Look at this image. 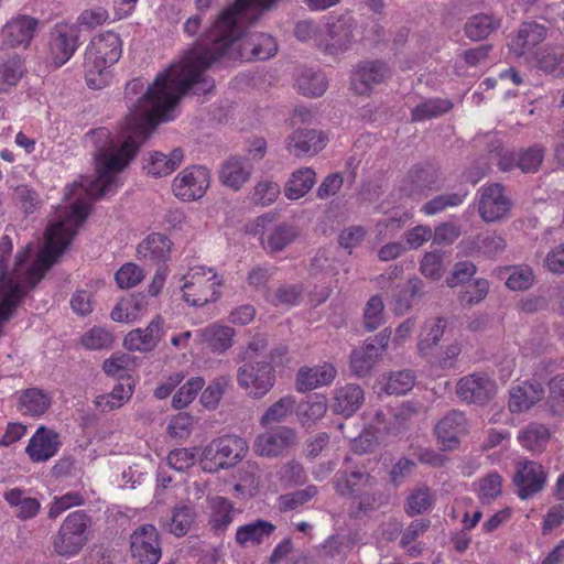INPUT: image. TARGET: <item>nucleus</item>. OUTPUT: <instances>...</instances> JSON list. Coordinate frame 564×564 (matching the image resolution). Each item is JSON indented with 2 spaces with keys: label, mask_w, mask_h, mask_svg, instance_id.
I'll use <instances>...</instances> for the list:
<instances>
[{
  "label": "nucleus",
  "mask_w": 564,
  "mask_h": 564,
  "mask_svg": "<svg viewBox=\"0 0 564 564\" xmlns=\"http://www.w3.org/2000/svg\"><path fill=\"white\" fill-rule=\"evenodd\" d=\"M495 381L485 372H474L459 379L456 386L458 398L467 403L484 405L496 394Z\"/></svg>",
  "instance_id": "16"
},
{
  "label": "nucleus",
  "mask_w": 564,
  "mask_h": 564,
  "mask_svg": "<svg viewBox=\"0 0 564 564\" xmlns=\"http://www.w3.org/2000/svg\"><path fill=\"white\" fill-rule=\"evenodd\" d=\"M297 85L303 95L319 97L327 89V78L323 72L305 69L299 76Z\"/></svg>",
  "instance_id": "45"
},
{
  "label": "nucleus",
  "mask_w": 564,
  "mask_h": 564,
  "mask_svg": "<svg viewBox=\"0 0 564 564\" xmlns=\"http://www.w3.org/2000/svg\"><path fill=\"white\" fill-rule=\"evenodd\" d=\"M337 371L332 364H324L316 367H302L296 376V389L300 392H307L321 386L329 384L336 377Z\"/></svg>",
  "instance_id": "27"
},
{
  "label": "nucleus",
  "mask_w": 564,
  "mask_h": 564,
  "mask_svg": "<svg viewBox=\"0 0 564 564\" xmlns=\"http://www.w3.org/2000/svg\"><path fill=\"white\" fill-rule=\"evenodd\" d=\"M231 383L230 376H220L214 379L202 392L200 403L205 409L215 410Z\"/></svg>",
  "instance_id": "48"
},
{
  "label": "nucleus",
  "mask_w": 564,
  "mask_h": 564,
  "mask_svg": "<svg viewBox=\"0 0 564 564\" xmlns=\"http://www.w3.org/2000/svg\"><path fill=\"white\" fill-rule=\"evenodd\" d=\"M446 325V319L442 317L429 319L424 323L417 341V351L420 356L427 357L431 354L432 349L443 337Z\"/></svg>",
  "instance_id": "37"
},
{
  "label": "nucleus",
  "mask_w": 564,
  "mask_h": 564,
  "mask_svg": "<svg viewBox=\"0 0 564 564\" xmlns=\"http://www.w3.org/2000/svg\"><path fill=\"white\" fill-rule=\"evenodd\" d=\"M162 324L163 319L156 316L144 329H132L126 335L123 346L130 351L148 352L153 350L161 340Z\"/></svg>",
  "instance_id": "22"
},
{
  "label": "nucleus",
  "mask_w": 564,
  "mask_h": 564,
  "mask_svg": "<svg viewBox=\"0 0 564 564\" xmlns=\"http://www.w3.org/2000/svg\"><path fill=\"white\" fill-rule=\"evenodd\" d=\"M431 527L429 519H415L402 532L400 540V546L412 557H416L421 554L422 547L420 544L414 542L423 535Z\"/></svg>",
  "instance_id": "41"
},
{
  "label": "nucleus",
  "mask_w": 564,
  "mask_h": 564,
  "mask_svg": "<svg viewBox=\"0 0 564 564\" xmlns=\"http://www.w3.org/2000/svg\"><path fill=\"white\" fill-rule=\"evenodd\" d=\"M274 530L275 527L271 522L258 519L253 522L240 525L237 529L235 539L241 546H245L248 543L260 544L264 538L270 536Z\"/></svg>",
  "instance_id": "38"
},
{
  "label": "nucleus",
  "mask_w": 564,
  "mask_h": 564,
  "mask_svg": "<svg viewBox=\"0 0 564 564\" xmlns=\"http://www.w3.org/2000/svg\"><path fill=\"white\" fill-rule=\"evenodd\" d=\"M133 393L131 384L118 383L109 394L99 395L96 399V405L102 411L120 408L126 400H129Z\"/></svg>",
  "instance_id": "57"
},
{
  "label": "nucleus",
  "mask_w": 564,
  "mask_h": 564,
  "mask_svg": "<svg viewBox=\"0 0 564 564\" xmlns=\"http://www.w3.org/2000/svg\"><path fill=\"white\" fill-rule=\"evenodd\" d=\"M252 171L249 158L234 155L221 164L219 178L225 186L239 191L250 180Z\"/></svg>",
  "instance_id": "24"
},
{
  "label": "nucleus",
  "mask_w": 564,
  "mask_h": 564,
  "mask_svg": "<svg viewBox=\"0 0 564 564\" xmlns=\"http://www.w3.org/2000/svg\"><path fill=\"white\" fill-rule=\"evenodd\" d=\"M327 411V403L324 398L301 404L297 412L302 425H310L322 419Z\"/></svg>",
  "instance_id": "63"
},
{
  "label": "nucleus",
  "mask_w": 564,
  "mask_h": 564,
  "mask_svg": "<svg viewBox=\"0 0 564 564\" xmlns=\"http://www.w3.org/2000/svg\"><path fill=\"white\" fill-rule=\"evenodd\" d=\"M24 74L23 59L14 54L0 65V93L15 86Z\"/></svg>",
  "instance_id": "47"
},
{
  "label": "nucleus",
  "mask_w": 564,
  "mask_h": 564,
  "mask_svg": "<svg viewBox=\"0 0 564 564\" xmlns=\"http://www.w3.org/2000/svg\"><path fill=\"white\" fill-rule=\"evenodd\" d=\"M388 475L387 464L382 462L376 467H365L360 469H340L336 473L334 485L336 492L341 497H352L361 489H375L383 485Z\"/></svg>",
  "instance_id": "5"
},
{
  "label": "nucleus",
  "mask_w": 564,
  "mask_h": 564,
  "mask_svg": "<svg viewBox=\"0 0 564 564\" xmlns=\"http://www.w3.org/2000/svg\"><path fill=\"white\" fill-rule=\"evenodd\" d=\"M317 495V488L315 486H307L304 489L296 490L291 494H285L280 497V510L291 511L297 507L310 501Z\"/></svg>",
  "instance_id": "62"
},
{
  "label": "nucleus",
  "mask_w": 564,
  "mask_h": 564,
  "mask_svg": "<svg viewBox=\"0 0 564 564\" xmlns=\"http://www.w3.org/2000/svg\"><path fill=\"white\" fill-rule=\"evenodd\" d=\"M299 231L296 227L289 224L276 225L267 236L265 249L271 253L280 252L291 245Z\"/></svg>",
  "instance_id": "43"
},
{
  "label": "nucleus",
  "mask_w": 564,
  "mask_h": 564,
  "mask_svg": "<svg viewBox=\"0 0 564 564\" xmlns=\"http://www.w3.org/2000/svg\"><path fill=\"white\" fill-rule=\"evenodd\" d=\"M297 443L295 429L279 425L256 436L252 451L257 456L275 458L284 455Z\"/></svg>",
  "instance_id": "11"
},
{
  "label": "nucleus",
  "mask_w": 564,
  "mask_h": 564,
  "mask_svg": "<svg viewBox=\"0 0 564 564\" xmlns=\"http://www.w3.org/2000/svg\"><path fill=\"white\" fill-rule=\"evenodd\" d=\"M343 436L350 441V449L358 455L373 452L379 444V440L382 438V435L367 427H365L359 434L345 433L343 431Z\"/></svg>",
  "instance_id": "49"
},
{
  "label": "nucleus",
  "mask_w": 564,
  "mask_h": 564,
  "mask_svg": "<svg viewBox=\"0 0 564 564\" xmlns=\"http://www.w3.org/2000/svg\"><path fill=\"white\" fill-rule=\"evenodd\" d=\"M544 395L543 386L538 382H523L509 391L508 409L511 413H522L530 410Z\"/></svg>",
  "instance_id": "26"
},
{
  "label": "nucleus",
  "mask_w": 564,
  "mask_h": 564,
  "mask_svg": "<svg viewBox=\"0 0 564 564\" xmlns=\"http://www.w3.org/2000/svg\"><path fill=\"white\" fill-rule=\"evenodd\" d=\"M432 238V230L427 226H416L404 234L405 247L400 243H390V258H395L404 249H417Z\"/></svg>",
  "instance_id": "51"
},
{
  "label": "nucleus",
  "mask_w": 564,
  "mask_h": 564,
  "mask_svg": "<svg viewBox=\"0 0 564 564\" xmlns=\"http://www.w3.org/2000/svg\"><path fill=\"white\" fill-rule=\"evenodd\" d=\"M6 500L18 508L17 517L26 520L35 517L40 510V501L36 498L24 497L21 489L14 488L6 492Z\"/></svg>",
  "instance_id": "44"
},
{
  "label": "nucleus",
  "mask_w": 564,
  "mask_h": 564,
  "mask_svg": "<svg viewBox=\"0 0 564 564\" xmlns=\"http://www.w3.org/2000/svg\"><path fill=\"white\" fill-rule=\"evenodd\" d=\"M192 281L184 284L183 299L193 306H204L207 303L216 302L220 292L221 280L214 273L212 268H195L191 274Z\"/></svg>",
  "instance_id": "7"
},
{
  "label": "nucleus",
  "mask_w": 564,
  "mask_h": 564,
  "mask_svg": "<svg viewBox=\"0 0 564 564\" xmlns=\"http://www.w3.org/2000/svg\"><path fill=\"white\" fill-rule=\"evenodd\" d=\"M468 250L486 258L495 259L507 248L506 239L496 231L479 234L468 242Z\"/></svg>",
  "instance_id": "33"
},
{
  "label": "nucleus",
  "mask_w": 564,
  "mask_h": 564,
  "mask_svg": "<svg viewBox=\"0 0 564 564\" xmlns=\"http://www.w3.org/2000/svg\"><path fill=\"white\" fill-rule=\"evenodd\" d=\"M435 494L426 485L419 486L410 491L404 501V512L409 517L424 514L435 505Z\"/></svg>",
  "instance_id": "36"
},
{
  "label": "nucleus",
  "mask_w": 564,
  "mask_h": 564,
  "mask_svg": "<svg viewBox=\"0 0 564 564\" xmlns=\"http://www.w3.org/2000/svg\"><path fill=\"white\" fill-rule=\"evenodd\" d=\"M326 145V137L315 129H296L286 139V150L294 156L313 155Z\"/></svg>",
  "instance_id": "21"
},
{
  "label": "nucleus",
  "mask_w": 564,
  "mask_h": 564,
  "mask_svg": "<svg viewBox=\"0 0 564 564\" xmlns=\"http://www.w3.org/2000/svg\"><path fill=\"white\" fill-rule=\"evenodd\" d=\"M467 432V419L457 410L446 413L435 426V434L444 449H454L459 437Z\"/></svg>",
  "instance_id": "20"
},
{
  "label": "nucleus",
  "mask_w": 564,
  "mask_h": 564,
  "mask_svg": "<svg viewBox=\"0 0 564 564\" xmlns=\"http://www.w3.org/2000/svg\"><path fill=\"white\" fill-rule=\"evenodd\" d=\"M316 182V173L311 167H302L292 173L284 194L289 199H299L307 194Z\"/></svg>",
  "instance_id": "40"
},
{
  "label": "nucleus",
  "mask_w": 564,
  "mask_h": 564,
  "mask_svg": "<svg viewBox=\"0 0 564 564\" xmlns=\"http://www.w3.org/2000/svg\"><path fill=\"white\" fill-rule=\"evenodd\" d=\"M511 207L512 202L506 194L503 185L494 183L479 189L478 212L484 221L496 223L502 220Z\"/></svg>",
  "instance_id": "14"
},
{
  "label": "nucleus",
  "mask_w": 564,
  "mask_h": 564,
  "mask_svg": "<svg viewBox=\"0 0 564 564\" xmlns=\"http://www.w3.org/2000/svg\"><path fill=\"white\" fill-rule=\"evenodd\" d=\"M545 148L541 144H534L518 152L517 167L523 173H535L544 159Z\"/></svg>",
  "instance_id": "54"
},
{
  "label": "nucleus",
  "mask_w": 564,
  "mask_h": 564,
  "mask_svg": "<svg viewBox=\"0 0 564 564\" xmlns=\"http://www.w3.org/2000/svg\"><path fill=\"white\" fill-rule=\"evenodd\" d=\"M452 107L448 100L430 99L417 105L412 111V119L414 121H422L432 117H437L447 112Z\"/></svg>",
  "instance_id": "59"
},
{
  "label": "nucleus",
  "mask_w": 564,
  "mask_h": 564,
  "mask_svg": "<svg viewBox=\"0 0 564 564\" xmlns=\"http://www.w3.org/2000/svg\"><path fill=\"white\" fill-rule=\"evenodd\" d=\"M384 322V303L382 297L380 295H372L364 310V327L368 332H373Z\"/></svg>",
  "instance_id": "55"
},
{
  "label": "nucleus",
  "mask_w": 564,
  "mask_h": 564,
  "mask_svg": "<svg viewBox=\"0 0 564 564\" xmlns=\"http://www.w3.org/2000/svg\"><path fill=\"white\" fill-rule=\"evenodd\" d=\"M237 382L253 399L263 398L275 383V371L267 360L245 361L237 370Z\"/></svg>",
  "instance_id": "6"
},
{
  "label": "nucleus",
  "mask_w": 564,
  "mask_h": 564,
  "mask_svg": "<svg viewBox=\"0 0 564 564\" xmlns=\"http://www.w3.org/2000/svg\"><path fill=\"white\" fill-rule=\"evenodd\" d=\"M12 241L9 236H3L0 241V292H4V305L12 299L13 284L8 280V262L12 253Z\"/></svg>",
  "instance_id": "50"
},
{
  "label": "nucleus",
  "mask_w": 564,
  "mask_h": 564,
  "mask_svg": "<svg viewBox=\"0 0 564 564\" xmlns=\"http://www.w3.org/2000/svg\"><path fill=\"white\" fill-rule=\"evenodd\" d=\"M440 170L433 164L414 165L399 185L401 197H413L437 187Z\"/></svg>",
  "instance_id": "17"
},
{
  "label": "nucleus",
  "mask_w": 564,
  "mask_h": 564,
  "mask_svg": "<svg viewBox=\"0 0 564 564\" xmlns=\"http://www.w3.org/2000/svg\"><path fill=\"white\" fill-rule=\"evenodd\" d=\"M208 40V31H206L186 52L183 78L173 67H170L159 73L154 82L147 87L142 100L150 111L154 112L159 123L173 119L172 112L182 96L188 93L205 95L214 89L215 80L205 72L224 56L218 55Z\"/></svg>",
  "instance_id": "2"
},
{
  "label": "nucleus",
  "mask_w": 564,
  "mask_h": 564,
  "mask_svg": "<svg viewBox=\"0 0 564 564\" xmlns=\"http://www.w3.org/2000/svg\"><path fill=\"white\" fill-rule=\"evenodd\" d=\"M183 160L184 151L182 148H175L169 154L152 151L144 158L143 169L153 177H164L173 173Z\"/></svg>",
  "instance_id": "25"
},
{
  "label": "nucleus",
  "mask_w": 564,
  "mask_h": 564,
  "mask_svg": "<svg viewBox=\"0 0 564 564\" xmlns=\"http://www.w3.org/2000/svg\"><path fill=\"white\" fill-rule=\"evenodd\" d=\"M91 517L84 510L70 512L52 538L54 553L62 557L78 555L91 535Z\"/></svg>",
  "instance_id": "3"
},
{
  "label": "nucleus",
  "mask_w": 564,
  "mask_h": 564,
  "mask_svg": "<svg viewBox=\"0 0 564 564\" xmlns=\"http://www.w3.org/2000/svg\"><path fill=\"white\" fill-rule=\"evenodd\" d=\"M547 36V28L535 21L522 22L508 43L509 52L517 58H531Z\"/></svg>",
  "instance_id": "15"
},
{
  "label": "nucleus",
  "mask_w": 564,
  "mask_h": 564,
  "mask_svg": "<svg viewBox=\"0 0 564 564\" xmlns=\"http://www.w3.org/2000/svg\"><path fill=\"white\" fill-rule=\"evenodd\" d=\"M61 446L59 437L56 432L45 426L37 429L30 438L26 446V453L34 463L46 462L56 455Z\"/></svg>",
  "instance_id": "23"
},
{
  "label": "nucleus",
  "mask_w": 564,
  "mask_h": 564,
  "mask_svg": "<svg viewBox=\"0 0 564 564\" xmlns=\"http://www.w3.org/2000/svg\"><path fill=\"white\" fill-rule=\"evenodd\" d=\"M209 171L202 165L184 169L172 183L174 195L184 200L192 202L202 198L209 187Z\"/></svg>",
  "instance_id": "12"
},
{
  "label": "nucleus",
  "mask_w": 564,
  "mask_h": 564,
  "mask_svg": "<svg viewBox=\"0 0 564 564\" xmlns=\"http://www.w3.org/2000/svg\"><path fill=\"white\" fill-rule=\"evenodd\" d=\"M122 54V41L120 36L106 31L93 37L87 47L85 58L91 64L94 72L101 74L104 69L116 64Z\"/></svg>",
  "instance_id": "8"
},
{
  "label": "nucleus",
  "mask_w": 564,
  "mask_h": 564,
  "mask_svg": "<svg viewBox=\"0 0 564 564\" xmlns=\"http://www.w3.org/2000/svg\"><path fill=\"white\" fill-rule=\"evenodd\" d=\"M134 364V358L129 354H113L102 364V370L111 377L124 378Z\"/></svg>",
  "instance_id": "60"
},
{
  "label": "nucleus",
  "mask_w": 564,
  "mask_h": 564,
  "mask_svg": "<svg viewBox=\"0 0 564 564\" xmlns=\"http://www.w3.org/2000/svg\"><path fill=\"white\" fill-rule=\"evenodd\" d=\"M387 67L382 62H366L352 74L351 88L358 95L368 94L372 86L383 82Z\"/></svg>",
  "instance_id": "28"
},
{
  "label": "nucleus",
  "mask_w": 564,
  "mask_h": 564,
  "mask_svg": "<svg viewBox=\"0 0 564 564\" xmlns=\"http://www.w3.org/2000/svg\"><path fill=\"white\" fill-rule=\"evenodd\" d=\"M247 441L238 435H224L213 440L200 453L199 464L204 471L217 473L237 465L248 454Z\"/></svg>",
  "instance_id": "4"
},
{
  "label": "nucleus",
  "mask_w": 564,
  "mask_h": 564,
  "mask_svg": "<svg viewBox=\"0 0 564 564\" xmlns=\"http://www.w3.org/2000/svg\"><path fill=\"white\" fill-rule=\"evenodd\" d=\"M466 196L467 192L445 193L438 195L426 202L422 206V212L429 216L438 214L449 207H456L462 205Z\"/></svg>",
  "instance_id": "53"
},
{
  "label": "nucleus",
  "mask_w": 564,
  "mask_h": 564,
  "mask_svg": "<svg viewBox=\"0 0 564 564\" xmlns=\"http://www.w3.org/2000/svg\"><path fill=\"white\" fill-rule=\"evenodd\" d=\"M198 454V447L175 448L170 452L167 456V463L172 468L178 471H184L191 468L196 463Z\"/></svg>",
  "instance_id": "61"
},
{
  "label": "nucleus",
  "mask_w": 564,
  "mask_h": 564,
  "mask_svg": "<svg viewBox=\"0 0 564 564\" xmlns=\"http://www.w3.org/2000/svg\"><path fill=\"white\" fill-rule=\"evenodd\" d=\"M130 551L134 564H158L162 556L159 532L152 524H143L130 535Z\"/></svg>",
  "instance_id": "13"
},
{
  "label": "nucleus",
  "mask_w": 564,
  "mask_h": 564,
  "mask_svg": "<svg viewBox=\"0 0 564 564\" xmlns=\"http://www.w3.org/2000/svg\"><path fill=\"white\" fill-rule=\"evenodd\" d=\"M501 26V18L492 13H477L468 18L464 25L465 35L471 41L487 39Z\"/></svg>",
  "instance_id": "31"
},
{
  "label": "nucleus",
  "mask_w": 564,
  "mask_h": 564,
  "mask_svg": "<svg viewBox=\"0 0 564 564\" xmlns=\"http://www.w3.org/2000/svg\"><path fill=\"white\" fill-rule=\"evenodd\" d=\"M236 330L227 325L212 324L202 330V337L207 347L217 354L225 352L234 344Z\"/></svg>",
  "instance_id": "34"
},
{
  "label": "nucleus",
  "mask_w": 564,
  "mask_h": 564,
  "mask_svg": "<svg viewBox=\"0 0 564 564\" xmlns=\"http://www.w3.org/2000/svg\"><path fill=\"white\" fill-rule=\"evenodd\" d=\"M380 486L381 485L377 486L375 489H361L354 496L358 499V502L356 507L350 509L351 517L358 518L361 513L373 510L380 503L382 498V491L379 488Z\"/></svg>",
  "instance_id": "58"
},
{
  "label": "nucleus",
  "mask_w": 564,
  "mask_h": 564,
  "mask_svg": "<svg viewBox=\"0 0 564 564\" xmlns=\"http://www.w3.org/2000/svg\"><path fill=\"white\" fill-rule=\"evenodd\" d=\"M357 21L351 12H345L327 22L326 25V51L329 54H338L347 51L354 41V31Z\"/></svg>",
  "instance_id": "18"
},
{
  "label": "nucleus",
  "mask_w": 564,
  "mask_h": 564,
  "mask_svg": "<svg viewBox=\"0 0 564 564\" xmlns=\"http://www.w3.org/2000/svg\"><path fill=\"white\" fill-rule=\"evenodd\" d=\"M210 519L209 524L216 532H224L232 522L236 511L234 503L226 497L216 496L209 499Z\"/></svg>",
  "instance_id": "39"
},
{
  "label": "nucleus",
  "mask_w": 564,
  "mask_h": 564,
  "mask_svg": "<svg viewBox=\"0 0 564 564\" xmlns=\"http://www.w3.org/2000/svg\"><path fill=\"white\" fill-rule=\"evenodd\" d=\"M196 517L195 508L191 502L177 503L173 510L172 516L164 521L166 530L175 536H184Z\"/></svg>",
  "instance_id": "35"
},
{
  "label": "nucleus",
  "mask_w": 564,
  "mask_h": 564,
  "mask_svg": "<svg viewBox=\"0 0 564 564\" xmlns=\"http://www.w3.org/2000/svg\"><path fill=\"white\" fill-rule=\"evenodd\" d=\"M547 480L544 467L534 460H519L514 465L512 484L521 500H529L543 491Z\"/></svg>",
  "instance_id": "10"
},
{
  "label": "nucleus",
  "mask_w": 564,
  "mask_h": 564,
  "mask_svg": "<svg viewBox=\"0 0 564 564\" xmlns=\"http://www.w3.org/2000/svg\"><path fill=\"white\" fill-rule=\"evenodd\" d=\"M364 402V390L360 386L348 383L336 390L332 409L336 414L345 417L351 416Z\"/></svg>",
  "instance_id": "29"
},
{
  "label": "nucleus",
  "mask_w": 564,
  "mask_h": 564,
  "mask_svg": "<svg viewBox=\"0 0 564 564\" xmlns=\"http://www.w3.org/2000/svg\"><path fill=\"white\" fill-rule=\"evenodd\" d=\"M51 405V399L42 390L30 388L24 390L19 398V409L32 416L43 415Z\"/></svg>",
  "instance_id": "42"
},
{
  "label": "nucleus",
  "mask_w": 564,
  "mask_h": 564,
  "mask_svg": "<svg viewBox=\"0 0 564 564\" xmlns=\"http://www.w3.org/2000/svg\"><path fill=\"white\" fill-rule=\"evenodd\" d=\"M529 61H534L536 67L544 73L553 74L564 63V50L547 45L539 50Z\"/></svg>",
  "instance_id": "46"
},
{
  "label": "nucleus",
  "mask_w": 564,
  "mask_h": 564,
  "mask_svg": "<svg viewBox=\"0 0 564 564\" xmlns=\"http://www.w3.org/2000/svg\"><path fill=\"white\" fill-rule=\"evenodd\" d=\"M80 29L76 24L57 23L50 32L47 58L55 67L66 64L79 45Z\"/></svg>",
  "instance_id": "9"
},
{
  "label": "nucleus",
  "mask_w": 564,
  "mask_h": 564,
  "mask_svg": "<svg viewBox=\"0 0 564 564\" xmlns=\"http://www.w3.org/2000/svg\"><path fill=\"white\" fill-rule=\"evenodd\" d=\"M549 403L554 414L564 415V373L551 380Z\"/></svg>",
  "instance_id": "64"
},
{
  "label": "nucleus",
  "mask_w": 564,
  "mask_h": 564,
  "mask_svg": "<svg viewBox=\"0 0 564 564\" xmlns=\"http://www.w3.org/2000/svg\"><path fill=\"white\" fill-rule=\"evenodd\" d=\"M203 377H193L187 380L173 395L172 405L175 409H183L194 401L197 393L204 388Z\"/></svg>",
  "instance_id": "56"
},
{
  "label": "nucleus",
  "mask_w": 564,
  "mask_h": 564,
  "mask_svg": "<svg viewBox=\"0 0 564 564\" xmlns=\"http://www.w3.org/2000/svg\"><path fill=\"white\" fill-rule=\"evenodd\" d=\"M551 433L547 426L532 422L519 431L518 442L529 452L541 453L546 448Z\"/></svg>",
  "instance_id": "32"
},
{
  "label": "nucleus",
  "mask_w": 564,
  "mask_h": 564,
  "mask_svg": "<svg viewBox=\"0 0 564 564\" xmlns=\"http://www.w3.org/2000/svg\"><path fill=\"white\" fill-rule=\"evenodd\" d=\"M172 241L163 234H150L137 248L139 258L153 263L165 262L170 259Z\"/></svg>",
  "instance_id": "30"
},
{
  "label": "nucleus",
  "mask_w": 564,
  "mask_h": 564,
  "mask_svg": "<svg viewBox=\"0 0 564 564\" xmlns=\"http://www.w3.org/2000/svg\"><path fill=\"white\" fill-rule=\"evenodd\" d=\"M39 26V20L20 14L11 19L1 30V37L8 47H28Z\"/></svg>",
  "instance_id": "19"
},
{
  "label": "nucleus",
  "mask_w": 564,
  "mask_h": 564,
  "mask_svg": "<svg viewBox=\"0 0 564 564\" xmlns=\"http://www.w3.org/2000/svg\"><path fill=\"white\" fill-rule=\"evenodd\" d=\"M295 405V399L292 395L280 398L260 417V424L268 426L272 423L283 422L292 412Z\"/></svg>",
  "instance_id": "52"
},
{
  "label": "nucleus",
  "mask_w": 564,
  "mask_h": 564,
  "mask_svg": "<svg viewBox=\"0 0 564 564\" xmlns=\"http://www.w3.org/2000/svg\"><path fill=\"white\" fill-rule=\"evenodd\" d=\"M153 113L141 97L139 104L126 116L120 133L122 142L118 149L107 128H98L87 134L96 147L94 155L97 173L96 178L85 188L87 195L100 199L117 188L116 174L124 170L137 156L141 145L159 124Z\"/></svg>",
  "instance_id": "1"
}]
</instances>
